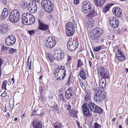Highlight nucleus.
Segmentation results:
<instances>
[{
    "instance_id": "obj_22",
    "label": "nucleus",
    "mask_w": 128,
    "mask_h": 128,
    "mask_svg": "<svg viewBox=\"0 0 128 128\" xmlns=\"http://www.w3.org/2000/svg\"><path fill=\"white\" fill-rule=\"evenodd\" d=\"M78 111L74 110H69V113L70 116L77 118L78 116L77 114Z\"/></svg>"
},
{
    "instance_id": "obj_49",
    "label": "nucleus",
    "mask_w": 128,
    "mask_h": 128,
    "mask_svg": "<svg viewBox=\"0 0 128 128\" xmlns=\"http://www.w3.org/2000/svg\"><path fill=\"white\" fill-rule=\"evenodd\" d=\"M66 91H67V92L68 93H71L72 94L73 90L71 88H69L66 90Z\"/></svg>"
},
{
    "instance_id": "obj_35",
    "label": "nucleus",
    "mask_w": 128,
    "mask_h": 128,
    "mask_svg": "<svg viewBox=\"0 0 128 128\" xmlns=\"http://www.w3.org/2000/svg\"><path fill=\"white\" fill-rule=\"evenodd\" d=\"M96 110V112H95L98 113L99 114H102L103 111V110L98 106H97Z\"/></svg>"
},
{
    "instance_id": "obj_47",
    "label": "nucleus",
    "mask_w": 128,
    "mask_h": 128,
    "mask_svg": "<svg viewBox=\"0 0 128 128\" xmlns=\"http://www.w3.org/2000/svg\"><path fill=\"white\" fill-rule=\"evenodd\" d=\"M28 33L31 36L32 35L34 34V30H28Z\"/></svg>"
},
{
    "instance_id": "obj_2",
    "label": "nucleus",
    "mask_w": 128,
    "mask_h": 128,
    "mask_svg": "<svg viewBox=\"0 0 128 128\" xmlns=\"http://www.w3.org/2000/svg\"><path fill=\"white\" fill-rule=\"evenodd\" d=\"M103 34V31L98 28H96L92 30L90 34V38L97 43H102L104 42V38L101 36Z\"/></svg>"
},
{
    "instance_id": "obj_62",
    "label": "nucleus",
    "mask_w": 128,
    "mask_h": 128,
    "mask_svg": "<svg viewBox=\"0 0 128 128\" xmlns=\"http://www.w3.org/2000/svg\"><path fill=\"white\" fill-rule=\"evenodd\" d=\"M72 58L71 56H70L69 55H68V60H67V62L70 61V60H71Z\"/></svg>"
},
{
    "instance_id": "obj_60",
    "label": "nucleus",
    "mask_w": 128,
    "mask_h": 128,
    "mask_svg": "<svg viewBox=\"0 0 128 128\" xmlns=\"http://www.w3.org/2000/svg\"><path fill=\"white\" fill-rule=\"evenodd\" d=\"M71 108V106L70 105H68L67 106L66 109L68 110H69Z\"/></svg>"
},
{
    "instance_id": "obj_37",
    "label": "nucleus",
    "mask_w": 128,
    "mask_h": 128,
    "mask_svg": "<svg viewBox=\"0 0 128 128\" xmlns=\"http://www.w3.org/2000/svg\"><path fill=\"white\" fill-rule=\"evenodd\" d=\"M7 80H5L2 83V88L3 89H4L5 90H6V86L7 85L6 84Z\"/></svg>"
},
{
    "instance_id": "obj_23",
    "label": "nucleus",
    "mask_w": 128,
    "mask_h": 128,
    "mask_svg": "<svg viewBox=\"0 0 128 128\" xmlns=\"http://www.w3.org/2000/svg\"><path fill=\"white\" fill-rule=\"evenodd\" d=\"M89 14L87 16L90 18L92 17L97 15L96 12L93 9L92 10Z\"/></svg>"
},
{
    "instance_id": "obj_54",
    "label": "nucleus",
    "mask_w": 128,
    "mask_h": 128,
    "mask_svg": "<svg viewBox=\"0 0 128 128\" xmlns=\"http://www.w3.org/2000/svg\"><path fill=\"white\" fill-rule=\"evenodd\" d=\"M6 95V91H4V92L1 94V96L2 97H5Z\"/></svg>"
},
{
    "instance_id": "obj_55",
    "label": "nucleus",
    "mask_w": 128,
    "mask_h": 128,
    "mask_svg": "<svg viewBox=\"0 0 128 128\" xmlns=\"http://www.w3.org/2000/svg\"><path fill=\"white\" fill-rule=\"evenodd\" d=\"M60 70H62V69H63L64 72L66 71V69L64 66H60Z\"/></svg>"
},
{
    "instance_id": "obj_36",
    "label": "nucleus",
    "mask_w": 128,
    "mask_h": 128,
    "mask_svg": "<svg viewBox=\"0 0 128 128\" xmlns=\"http://www.w3.org/2000/svg\"><path fill=\"white\" fill-rule=\"evenodd\" d=\"M102 48V46H98L94 48L93 50L96 52H98Z\"/></svg>"
},
{
    "instance_id": "obj_13",
    "label": "nucleus",
    "mask_w": 128,
    "mask_h": 128,
    "mask_svg": "<svg viewBox=\"0 0 128 128\" xmlns=\"http://www.w3.org/2000/svg\"><path fill=\"white\" fill-rule=\"evenodd\" d=\"M68 49L71 52L73 51L76 50L78 46V42L76 41H74L73 43L67 44Z\"/></svg>"
},
{
    "instance_id": "obj_19",
    "label": "nucleus",
    "mask_w": 128,
    "mask_h": 128,
    "mask_svg": "<svg viewBox=\"0 0 128 128\" xmlns=\"http://www.w3.org/2000/svg\"><path fill=\"white\" fill-rule=\"evenodd\" d=\"M64 52L62 50L60 53L58 54L54 57V59L58 61H59L63 59L64 58Z\"/></svg>"
},
{
    "instance_id": "obj_57",
    "label": "nucleus",
    "mask_w": 128,
    "mask_h": 128,
    "mask_svg": "<svg viewBox=\"0 0 128 128\" xmlns=\"http://www.w3.org/2000/svg\"><path fill=\"white\" fill-rule=\"evenodd\" d=\"M60 70V68H57L56 69L55 72H56L57 73H58V72H60V71L59 70Z\"/></svg>"
},
{
    "instance_id": "obj_15",
    "label": "nucleus",
    "mask_w": 128,
    "mask_h": 128,
    "mask_svg": "<svg viewBox=\"0 0 128 128\" xmlns=\"http://www.w3.org/2000/svg\"><path fill=\"white\" fill-rule=\"evenodd\" d=\"M112 12L118 18H121L122 17V11L119 8L116 7L112 10Z\"/></svg>"
},
{
    "instance_id": "obj_1",
    "label": "nucleus",
    "mask_w": 128,
    "mask_h": 128,
    "mask_svg": "<svg viewBox=\"0 0 128 128\" xmlns=\"http://www.w3.org/2000/svg\"><path fill=\"white\" fill-rule=\"evenodd\" d=\"M97 106L92 102H89L88 104L85 103L82 106V111L85 116L88 117L91 116V111L95 112H96Z\"/></svg>"
},
{
    "instance_id": "obj_29",
    "label": "nucleus",
    "mask_w": 128,
    "mask_h": 128,
    "mask_svg": "<svg viewBox=\"0 0 128 128\" xmlns=\"http://www.w3.org/2000/svg\"><path fill=\"white\" fill-rule=\"evenodd\" d=\"M117 58L118 60L120 61H121L122 60H124L126 58L123 53L121 54L118 56L116 57Z\"/></svg>"
},
{
    "instance_id": "obj_48",
    "label": "nucleus",
    "mask_w": 128,
    "mask_h": 128,
    "mask_svg": "<svg viewBox=\"0 0 128 128\" xmlns=\"http://www.w3.org/2000/svg\"><path fill=\"white\" fill-rule=\"evenodd\" d=\"M2 12L5 13V14H8V9L6 8H4Z\"/></svg>"
},
{
    "instance_id": "obj_12",
    "label": "nucleus",
    "mask_w": 128,
    "mask_h": 128,
    "mask_svg": "<svg viewBox=\"0 0 128 128\" xmlns=\"http://www.w3.org/2000/svg\"><path fill=\"white\" fill-rule=\"evenodd\" d=\"M110 23V26L112 28H116L118 26L119 21L114 16L110 17L109 18Z\"/></svg>"
},
{
    "instance_id": "obj_33",
    "label": "nucleus",
    "mask_w": 128,
    "mask_h": 128,
    "mask_svg": "<svg viewBox=\"0 0 128 128\" xmlns=\"http://www.w3.org/2000/svg\"><path fill=\"white\" fill-rule=\"evenodd\" d=\"M86 94L84 99L86 101H88L90 99V94L89 93L86 91Z\"/></svg>"
},
{
    "instance_id": "obj_24",
    "label": "nucleus",
    "mask_w": 128,
    "mask_h": 128,
    "mask_svg": "<svg viewBox=\"0 0 128 128\" xmlns=\"http://www.w3.org/2000/svg\"><path fill=\"white\" fill-rule=\"evenodd\" d=\"M29 2H28L25 0L22 1L20 4V6L22 9H27Z\"/></svg>"
},
{
    "instance_id": "obj_41",
    "label": "nucleus",
    "mask_w": 128,
    "mask_h": 128,
    "mask_svg": "<svg viewBox=\"0 0 128 128\" xmlns=\"http://www.w3.org/2000/svg\"><path fill=\"white\" fill-rule=\"evenodd\" d=\"M101 126L98 124L97 122H94L93 126V128H100Z\"/></svg>"
},
{
    "instance_id": "obj_39",
    "label": "nucleus",
    "mask_w": 128,
    "mask_h": 128,
    "mask_svg": "<svg viewBox=\"0 0 128 128\" xmlns=\"http://www.w3.org/2000/svg\"><path fill=\"white\" fill-rule=\"evenodd\" d=\"M16 51V49L11 48L9 50L8 52L10 54H12L14 53H15Z\"/></svg>"
},
{
    "instance_id": "obj_8",
    "label": "nucleus",
    "mask_w": 128,
    "mask_h": 128,
    "mask_svg": "<svg viewBox=\"0 0 128 128\" xmlns=\"http://www.w3.org/2000/svg\"><path fill=\"white\" fill-rule=\"evenodd\" d=\"M45 41V45L48 49H51L53 48L56 44L55 39L52 36H48Z\"/></svg>"
},
{
    "instance_id": "obj_9",
    "label": "nucleus",
    "mask_w": 128,
    "mask_h": 128,
    "mask_svg": "<svg viewBox=\"0 0 128 128\" xmlns=\"http://www.w3.org/2000/svg\"><path fill=\"white\" fill-rule=\"evenodd\" d=\"M98 73L100 76L102 78L108 79L109 77V73L107 69L102 66L99 67L97 70Z\"/></svg>"
},
{
    "instance_id": "obj_6",
    "label": "nucleus",
    "mask_w": 128,
    "mask_h": 128,
    "mask_svg": "<svg viewBox=\"0 0 128 128\" xmlns=\"http://www.w3.org/2000/svg\"><path fill=\"white\" fill-rule=\"evenodd\" d=\"M65 31L67 36H70L73 35L75 32L74 24L69 22L66 24Z\"/></svg>"
},
{
    "instance_id": "obj_59",
    "label": "nucleus",
    "mask_w": 128,
    "mask_h": 128,
    "mask_svg": "<svg viewBox=\"0 0 128 128\" xmlns=\"http://www.w3.org/2000/svg\"><path fill=\"white\" fill-rule=\"evenodd\" d=\"M88 62L90 67V68H92V62H91V61L90 60Z\"/></svg>"
},
{
    "instance_id": "obj_20",
    "label": "nucleus",
    "mask_w": 128,
    "mask_h": 128,
    "mask_svg": "<svg viewBox=\"0 0 128 128\" xmlns=\"http://www.w3.org/2000/svg\"><path fill=\"white\" fill-rule=\"evenodd\" d=\"M106 0H94L95 5L97 6H101L105 3Z\"/></svg>"
},
{
    "instance_id": "obj_18",
    "label": "nucleus",
    "mask_w": 128,
    "mask_h": 128,
    "mask_svg": "<svg viewBox=\"0 0 128 128\" xmlns=\"http://www.w3.org/2000/svg\"><path fill=\"white\" fill-rule=\"evenodd\" d=\"M8 30V25L6 24H3L0 27V32L2 34L6 33Z\"/></svg>"
},
{
    "instance_id": "obj_31",
    "label": "nucleus",
    "mask_w": 128,
    "mask_h": 128,
    "mask_svg": "<svg viewBox=\"0 0 128 128\" xmlns=\"http://www.w3.org/2000/svg\"><path fill=\"white\" fill-rule=\"evenodd\" d=\"M62 51V50L59 49L58 48H57L54 49L53 52L54 56H56L58 54H59V53H60Z\"/></svg>"
},
{
    "instance_id": "obj_46",
    "label": "nucleus",
    "mask_w": 128,
    "mask_h": 128,
    "mask_svg": "<svg viewBox=\"0 0 128 128\" xmlns=\"http://www.w3.org/2000/svg\"><path fill=\"white\" fill-rule=\"evenodd\" d=\"M44 90V87L42 86H40L39 88V90L40 92V93H42L43 91Z\"/></svg>"
},
{
    "instance_id": "obj_10",
    "label": "nucleus",
    "mask_w": 128,
    "mask_h": 128,
    "mask_svg": "<svg viewBox=\"0 0 128 128\" xmlns=\"http://www.w3.org/2000/svg\"><path fill=\"white\" fill-rule=\"evenodd\" d=\"M16 39L14 36L10 35L7 37L5 39V43L8 46L12 45L15 42Z\"/></svg>"
},
{
    "instance_id": "obj_34",
    "label": "nucleus",
    "mask_w": 128,
    "mask_h": 128,
    "mask_svg": "<svg viewBox=\"0 0 128 128\" xmlns=\"http://www.w3.org/2000/svg\"><path fill=\"white\" fill-rule=\"evenodd\" d=\"M72 96V94L68 93L67 91L65 92V96L67 100L70 99Z\"/></svg>"
},
{
    "instance_id": "obj_27",
    "label": "nucleus",
    "mask_w": 128,
    "mask_h": 128,
    "mask_svg": "<svg viewBox=\"0 0 128 128\" xmlns=\"http://www.w3.org/2000/svg\"><path fill=\"white\" fill-rule=\"evenodd\" d=\"M84 60L85 62L86 60L85 59L84 60L81 59H80L78 60L77 65V67L78 68L83 65V61Z\"/></svg>"
},
{
    "instance_id": "obj_43",
    "label": "nucleus",
    "mask_w": 128,
    "mask_h": 128,
    "mask_svg": "<svg viewBox=\"0 0 128 128\" xmlns=\"http://www.w3.org/2000/svg\"><path fill=\"white\" fill-rule=\"evenodd\" d=\"M59 99L63 101L64 100V96L62 94H60L59 95Z\"/></svg>"
},
{
    "instance_id": "obj_3",
    "label": "nucleus",
    "mask_w": 128,
    "mask_h": 128,
    "mask_svg": "<svg viewBox=\"0 0 128 128\" xmlns=\"http://www.w3.org/2000/svg\"><path fill=\"white\" fill-rule=\"evenodd\" d=\"M94 99L97 102H100L105 98V94L102 91L100 90L98 88H95L94 89Z\"/></svg>"
},
{
    "instance_id": "obj_45",
    "label": "nucleus",
    "mask_w": 128,
    "mask_h": 128,
    "mask_svg": "<svg viewBox=\"0 0 128 128\" xmlns=\"http://www.w3.org/2000/svg\"><path fill=\"white\" fill-rule=\"evenodd\" d=\"M122 53H123L120 50H118L116 52V56H119Z\"/></svg>"
},
{
    "instance_id": "obj_32",
    "label": "nucleus",
    "mask_w": 128,
    "mask_h": 128,
    "mask_svg": "<svg viewBox=\"0 0 128 128\" xmlns=\"http://www.w3.org/2000/svg\"><path fill=\"white\" fill-rule=\"evenodd\" d=\"M54 55H53V56H52V55L50 54H48L47 58H48L49 60L50 61L52 62L53 61V60L54 59Z\"/></svg>"
},
{
    "instance_id": "obj_38",
    "label": "nucleus",
    "mask_w": 128,
    "mask_h": 128,
    "mask_svg": "<svg viewBox=\"0 0 128 128\" xmlns=\"http://www.w3.org/2000/svg\"><path fill=\"white\" fill-rule=\"evenodd\" d=\"M8 14H5V13L2 12L1 15V19L2 20H4L8 16Z\"/></svg>"
},
{
    "instance_id": "obj_21",
    "label": "nucleus",
    "mask_w": 128,
    "mask_h": 128,
    "mask_svg": "<svg viewBox=\"0 0 128 128\" xmlns=\"http://www.w3.org/2000/svg\"><path fill=\"white\" fill-rule=\"evenodd\" d=\"M106 78H101L100 80L99 86L101 88H104L106 84Z\"/></svg>"
},
{
    "instance_id": "obj_52",
    "label": "nucleus",
    "mask_w": 128,
    "mask_h": 128,
    "mask_svg": "<svg viewBox=\"0 0 128 128\" xmlns=\"http://www.w3.org/2000/svg\"><path fill=\"white\" fill-rule=\"evenodd\" d=\"M80 86L84 90H85L86 89V88L84 83H82L81 84H80Z\"/></svg>"
},
{
    "instance_id": "obj_16",
    "label": "nucleus",
    "mask_w": 128,
    "mask_h": 128,
    "mask_svg": "<svg viewBox=\"0 0 128 128\" xmlns=\"http://www.w3.org/2000/svg\"><path fill=\"white\" fill-rule=\"evenodd\" d=\"M31 14V13H24L22 14V22L24 24L26 25L28 23L27 19L30 18Z\"/></svg>"
},
{
    "instance_id": "obj_7",
    "label": "nucleus",
    "mask_w": 128,
    "mask_h": 128,
    "mask_svg": "<svg viewBox=\"0 0 128 128\" xmlns=\"http://www.w3.org/2000/svg\"><path fill=\"white\" fill-rule=\"evenodd\" d=\"M92 8V4L88 1H85L82 4L81 10L84 14L89 12Z\"/></svg>"
},
{
    "instance_id": "obj_64",
    "label": "nucleus",
    "mask_w": 128,
    "mask_h": 128,
    "mask_svg": "<svg viewBox=\"0 0 128 128\" xmlns=\"http://www.w3.org/2000/svg\"><path fill=\"white\" fill-rule=\"evenodd\" d=\"M90 52L92 56V57L93 58V59H94V54H93L92 52V50H91L90 51Z\"/></svg>"
},
{
    "instance_id": "obj_5",
    "label": "nucleus",
    "mask_w": 128,
    "mask_h": 128,
    "mask_svg": "<svg viewBox=\"0 0 128 128\" xmlns=\"http://www.w3.org/2000/svg\"><path fill=\"white\" fill-rule=\"evenodd\" d=\"M20 14V11L17 10L12 11L10 15V21L13 23L17 22L19 20Z\"/></svg>"
},
{
    "instance_id": "obj_30",
    "label": "nucleus",
    "mask_w": 128,
    "mask_h": 128,
    "mask_svg": "<svg viewBox=\"0 0 128 128\" xmlns=\"http://www.w3.org/2000/svg\"><path fill=\"white\" fill-rule=\"evenodd\" d=\"M54 128H61L62 127V124L60 122L57 121L54 124Z\"/></svg>"
},
{
    "instance_id": "obj_17",
    "label": "nucleus",
    "mask_w": 128,
    "mask_h": 128,
    "mask_svg": "<svg viewBox=\"0 0 128 128\" xmlns=\"http://www.w3.org/2000/svg\"><path fill=\"white\" fill-rule=\"evenodd\" d=\"M32 126L33 128H42L41 123L38 120H34L32 122Z\"/></svg>"
},
{
    "instance_id": "obj_51",
    "label": "nucleus",
    "mask_w": 128,
    "mask_h": 128,
    "mask_svg": "<svg viewBox=\"0 0 128 128\" xmlns=\"http://www.w3.org/2000/svg\"><path fill=\"white\" fill-rule=\"evenodd\" d=\"M92 24H91V22H88L87 24H86V25L87 27H91L90 26H91V27H92Z\"/></svg>"
},
{
    "instance_id": "obj_50",
    "label": "nucleus",
    "mask_w": 128,
    "mask_h": 128,
    "mask_svg": "<svg viewBox=\"0 0 128 128\" xmlns=\"http://www.w3.org/2000/svg\"><path fill=\"white\" fill-rule=\"evenodd\" d=\"M66 71H65L64 72H63V74L62 75V79L63 80L64 78H65V77L66 76Z\"/></svg>"
},
{
    "instance_id": "obj_26",
    "label": "nucleus",
    "mask_w": 128,
    "mask_h": 128,
    "mask_svg": "<svg viewBox=\"0 0 128 128\" xmlns=\"http://www.w3.org/2000/svg\"><path fill=\"white\" fill-rule=\"evenodd\" d=\"M29 22H28L27 25H31L33 24L35 21V19L34 16L31 14Z\"/></svg>"
},
{
    "instance_id": "obj_14",
    "label": "nucleus",
    "mask_w": 128,
    "mask_h": 128,
    "mask_svg": "<svg viewBox=\"0 0 128 128\" xmlns=\"http://www.w3.org/2000/svg\"><path fill=\"white\" fill-rule=\"evenodd\" d=\"M39 25L38 29L42 31L46 30L49 28V26L48 24H46L41 21L39 20Z\"/></svg>"
},
{
    "instance_id": "obj_11",
    "label": "nucleus",
    "mask_w": 128,
    "mask_h": 128,
    "mask_svg": "<svg viewBox=\"0 0 128 128\" xmlns=\"http://www.w3.org/2000/svg\"><path fill=\"white\" fill-rule=\"evenodd\" d=\"M37 9V5L35 2H29L27 9L29 12L32 13H34L36 11Z\"/></svg>"
},
{
    "instance_id": "obj_42",
    "label": "nucleus",
    "mask_w": 128,
    "mask_h": 128,
    "mask_svg": "<svg viewBox=\"0 0 128 128\" xmlns=\"http://www.w3.org/2000/svg\"><path fill=\"white\" fill-rule=\"evenodd\" d=\"M8 49V47L4 46H2L1 48V50L2 51H6Z\"/></svg>"
},
{
    "instance_id": "obj_25",
    "label": "nucleus",
    "mask_w": 128,
    "mask_h": 128,
    "mask_svg": "<svg viewBox=\"0 0 128 128\" xmlns=\"http://www.w3.org/2000/svg\"><path fill=\"white\" fill-rule=\"evenodd\" d=\"M113 5V4L112 3H110L108 4L107 6H106L103 8L102 10V12H106L109 10L110 8Z\"/></svg>"
},
{
    "instance_id": "obj_44",
    "label": "nucleus",
    "mask_w": 128,
    "mask_h": 128,
    "mask_svg": "<svg viewBox=\"0 0 128 128\" xmlns=\"http://www.w3.org/2000/svg\"><path fill=\"white\" fill-rule=\"evenodd\" d=\"M74 41H75L74 40L72 41V38H70L68 40L67 44H70L71 43H73Z\"/></svg>"
},
{
    "instance_id": "obj_56",
    "label": "nucleus",
    "mask_w": 128,
    "mask_h": 128,
    "mask_svg": "<svg viewBox=\"0 0 128 128\" xmlns=\"http://www.w3.org/2000/svg\"><path fill=\"white\" fill-rule=\"evenodd\" d=\"M2 3L4 5H6L7 4V1L6 0H2Z\"/></svg>"
},
{
    "instance_id": "obj_40",
    "label": "nucleus",
    "mask_w": 128,
    "mask_h": 128,
    "mask_svg": "<svg viewBox=\"0 0 128 128\" xmlns=\"http://www.w3.org/2000/svg\"><path fill=\"white\" fill-rule=\"evenodd\" d=\"M43 110H42L41 108L38 109L36 110V114L37 115H40L41 114V112Z\"/></svg>"
},
{
    "instance_id": "obj_53",
    "label": "nucleus",
    "mask_w": 128,
    "mask_h": 128,
    "mask_svg": "<svg viewBox=\"0 0 128 128\" xmlns=\"http://www.w3.org/2000/svg\"><path fill=\"white\" fill-rule=\"evenodd\" d=\"M70 78H70V76L68 78L67 82L66 83V84L67 83L68 84V85H70Z\"/></svg>"
},
{
    "instance_id": "obj_63",
    "label": "nucleus",
    "mask_w": 128,
    "mask_h": 128,
    "mask_svg": "<svg viewBox=\"0 0 128 128\" xmlns=\"http://www.w3.org/2000/svg\"><path fill=\"white\" fill-rule=\"evenodd\" d=\"M30 60V57H28L27 58V62L26 63V64L27 66H28V64H29V62Z\"/></svg>"
},
{
    "instance_id": "obj_28",
    "label": "nucleus",
    "mask_w": 128,
    "mask_h": 128,
    "mask_svg": "<svg viewBox=\"0 0 128 128\" xmlns=\"http://www.w3.org/2000/svg\"><path fill=\"white\" fill-rule=\"evenodd\" d=\"M79 75L80 77L82 80H84L86 79L84 70H80Z\"/></svg>"
},
{
    "instance_id": "obj_58",
    "label": "nucleus",
    "mask_w": 128,
    "mask_h": 128,
    "mask_svg": "<svg viewBox=\"0 0 128 128\" xmlns=\"http://www.w3.org/2000/svg\"><path fill=\"white\" fill-rule=\"evenodd\" d=\"M74 3L75 4H77L79 3V0H74Z\"/></svg>"
},
{
    "instance_id": "obj_61",
    "label": "nucleus",
    "mask_w": 128,
    "mask_h": 128,
    "mask_svg": "<svg viewBox=\"0 0 128 128\" xmlns=\"http://www.w3.org/2000/svg\"><path fill=\"white\" fill-rule=\"evenodd\" d=\"M54 108L55 110H56L58 108V105L57 104H56L54 106Z\"/></svg>"
},
{
    "instance_id": "obj_4",
    "label": "nucleus",
    "mask_w": 128,
    "mask_h": 128,
    "mask_svg": "<svg viewBox=\"0 0 128 128\" xmlns=\"http://www.w3.org/2000/svg\"><path fill=\"white\" fill-rule=\"evenodd\" d=\"M41 4L42 7L47 12L51 13L54 10L53 4L50 0H43L41 2Z\"/></svg>"
}]
</instances>
